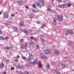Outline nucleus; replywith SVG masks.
Instances as JSON below:
<instances>
[{
  "instance_id": "obj_1",
  "label": "nucleus",
  "mask_w": 74,
  "mask_h": 74,
  "mask_svg": "<svg viewBox=\"0 0 74 74\" xmlns=\"http://www.w3.org/2000/svg\"><path fill=\"white\" fill-rule=\"evenodd\" d=\"M45 4L44 1H39L38 3H36V5L39 8H41Z\"/></svg>"
},
{
  "instance_id": "obj_2",
  "label": "nucleus",
  "mask_w": 74,
  "mask_h": 74,
  "mask_svg": "<svg viewBox=\"0 0 74 74\" xmlns=\"http://www.w3.org/2000/svg\"><path fill=\"white\" fill-rule=\"evenodd\" d=\"M66 4H62V5H58V7L61 8H64L66 7Z\"/></svg>"
},
{
  "instance_id": "obj_3",
  "label": "nucleus",
  "mask_w": 74,
  "mask_h": 74,
  "mask_svg": "<svg viewBox=\"0 0 74 74\" xmlns=\"http://www.w3.org/2000/svg\"><path fill=\"white\" fill-rule=\"evenodd\" d=\"M40 55L41 57H42V58H43V59H47V56H46L45 55H44V54L42 53H41L40 54Z\"/></svg>"
},
{
  "instance_id": "obj_4",
  "label": "nucleus",
  "mask_w": 74,
  "mask_h": 74,
  "mask_svg": "<svg viewBox=\"0 0 74 74\" xmlns=\"http://www.w3.org/2000/svg\"><path fill=\"white\" fill-rule=\"evenodd\" d=\"M57 17L58 18V21H62V20H63V18H62V16H58Z\"/></svg>"
},
{
  "instance_id": "obj_5",
  "label": "nucleus",
  "mask_w": 74,
  "mask_h": 74,
  "mask_svg": "<svg viewBox=\"0 0 74 74\" xmlns=\"http://www.w3.org/2000/svg\"><path fill=\"white\" fill-rule=\"evenodd\" d=\"M38 68H41V66H42V64H41V62L40 61H39L38 63Z\"/></svg>"
},
{
  "instance_id": "obj_6",
  "label": "nucleus",
  "mask_w": 74,
  "mask_h": 74,
  "mask_svg": "<svg viewBox=\"0 0 74 74\" xmlns=\"http://www.w3.org/2000/svg\"><path fill=\"white\" fill-rule=\"evenodd\" d=\"M18 3L20 5H22V4H23V2L21 0H18Z\"/></svg>"
},
{
  "instance_id": "obj_7",
  "label": "nucleus",
  "mask_w": 74,
  "mask_h": 74,
  "mask_svg": "<svg viewBox=\"0 0 74 74\" xmlns=\"http://www.w3.org/2000/svg\"><path fill=\"white\" fill-rule=\"evenodd\" d=\"M44 53L45 54H50L51 52L49 50H46L44 51Z\"/></svg>"
},
{
  "instance_id": "obj_8",
  "label": "nucleus",
  "mask_w": 74,
  "mask_h": 74,
  "mask_svg": "<svg viewBox=\"0 0 74 74\" xmlns=\"http://www.w3.org/2000/svg\"><path fill=\"white\" fill-rule=\"evenodd\" d=\"M23 33L25 34L26 35H27H27L29 34V32H28L27 30H23Z\"/></svg>"
},
{
  "instance_id": "obj_9",
  "label": "nucleus",
  "mask_w": 74,
  "mask_h": 74,
  "mask_svg": "<svg viewBox=\"0 0 74 74\" xmlns=\"http://www.w3.org/2000/svg\"><path fill=\"white\" fill-rule=\"evenodd\" d=\"M3 15L5 18H8V14L6 12L4 13Z\"/></svg>"
},
{
  "instance_id": "obj_10",
  "label": "nucleus",
  "mask_w": 74,
  "mask_h": 74,
  "mask_svg": "<svg viewBox=\"0 0 74 74\" xmlns=\"http://www.w3.org/2000/svg\"><path fill=\"white\" fill-rule=\"evenodd\" d=\"M19 25L21 26H24V22L23 21H21L19 23Z\"/></svg>"
},
{
  "instance_id": "obj_11",
  "label": "nucleus",
  "mask_w": 74,
  "mask_h": 74,
  "mask_svg": "<svg viewBox=\"0 0 74 74\" xmlns=\"http://www.w3.org/2000/svg\"><path fill=\"white\" fill-rule=\"evenodd\" d=\"M13 29L14 31H15V32H18V31H19L18 28H17L16 27H14L13 28Z\"/></svg>"
},
{
  "instance_id": "obj_12",
  "label": "nucleus",
  "mask_w": 74,
  "mask_h": 74,
  "mask_svg": "<svg viewBox=\"0 0 74 74\" xmlns=\"http://www.w3.org/2000/svg\"><path fill=\"white\" fill-rule=\"evenodd\" d=\"M49 67H50V65L49 64V63H47L46 65V68L47 70L48 69H49Z\"/></svg>"
},
{
  "instance_id": "obj_13",
  "label": "nucleus",
  "mask_w": 74,
  "mask_h": 74,
  "mask_svg": "<svg viewBox=\"0 0 74 74\" xmlns=\"http://www.w3.org/2000/svg\"><path fill=\"white\" fill-rule=\"evenodd\" d=\"M37 60L36 59L32 62V64H35L37 63Z\"/></svg>"
},
{
  "instance_id": "obj_14",
  "label": "nucleus",
  "mask_w": 74,
  "mask_h": 74,
  "mask_svg": "<svg viewBox=\"0 0 74 74\" xmlns=\"http://www.w3.org/2000/svg\"><path fill=\"white\" fill-rule=\"evenodd\" d=\"M16 66H17V67H18V68H19V69L23 68V66H22V65H21L18 64V65H17Z\"/></svg>"
},
{
  "instance_id": "obj_15",
  "label": "nucleus",
  "mask_w": 74,
  "mask_h": 74,
  "mask_svg": "<svg viewBox=\"0 0 74 74\" xmlns=\"http://www.w3.org/2000/svg\"><path fill=\"white\" fill-rule=\"evenodd\" d=\"M4 66V64L3 63H2L1 64H0V67L1 68H3Z\"/></svg>"
},
{
  "instance_id": "obj_16",
  "label": "nucleus",
  "mask_w": 74,
  "mask_h": 74,
  "mask_svg": "<svg viewBox=\"0 0 74 74\" xmlns=\"http://www.w3.org/2000/svg\"><path fill=\"white\" fill-rule=\"evenodd\" d=\"M33 58H30V57H29L27 59V61H30V60H31Z\"/></svg>"
},
{
  "instance_id": "obj_17",
  "label": "nucleus",
  "mask_w": 74,
  "mask_h": 74,
  "mask_svg": "<svg viewBox=\"0 0 74 74\" xmlns=\"http://www.w3.org/2000/svg\"><path fill=\"white\" fill-rule=\"evenodd\" d=\"M29 57L31 58H32V59H33V55L31 53L29 54Z\"/></svg>"
},
{
  "instance_id": "obj_18",
  "label": "nucleus",
  "mask_w": 74,
  "mask_h": 74,
  "mask_svg": "<svg viewBox=\"0 0 74 74\" xmlns=\"http://www.w3.org/2000/svg\"><path fill=\"white\" fill-rule=\"evenodd\" d=\"M34 17V15L33 14H31L29 15V18H32Z\"/></svg>"
},
{
  "instance_id": "obj_19",
  "label": "nucleus",
  "mask_w": 74,
  "mask_h": 74,
  "mask_svg": "<svg viewBox=\"0 0 74 74\" xmlns=\"http://www.w3.org/2000/svg\"><path fill=\"white\" fill-rule=\"evenodd\" d=\"M39 37L40 39V40H42L43 39H44V37H43V35H40Z\"/></svg>"
},
{
  "instance_id": "obj_20",
  "label": "nucleus",
  "mask_w": 74,
  "mask_h": 74,
  "mask_svg": "<svg viewBox=\"0 0 74 74\" xmlns=\"http://www.w3.org/2000/svg\"><path fill=\"white\" fill-rule=\"evenodd\" d=\"M59 53V51H58V50L55 51L54 52V53H55V54H56V55L58 54V53Z\"/></svg>"
},
{
  "instance_id": "obj_21",
  "label": "nucleus",
  "mask_w": 74,
  "mask_h": 74,
  "mask_svg": "<svg viewBox=\"0 0 74 74\" xmlns=\"http://www.w3.org/2000/svg\"><path fill=\"white\" fill-rule=\"evenodd\" d=\"M51 12L52 13H53V14H56V12L55 10H52Z\"/></svg>"
},
{
  "instance_id": "obj_22",
  "label": "nucleus",
  "mask_w": 74,
  "mask_h": 74,
  "mask_svg": "<svg viewBox=\"0 0 74 74\" xmlns=\"http://www.w3.org/2000/svg\"><path fill=\"white\" fill-rule=\"evenodd\" d=\"M41 42L42 44H44V42H45V40H44V39H42L41 40Z\"/></svg>"
},
{
  "instance_id": "obj_23",
  "label": "nucleus",
  "mask_w": 74,
  "mask_h": 74,
  "mask_svg": "<svg viewBox=\"0 0 74 74\" xmlns=\"http://www.w3.org/2000/svg\"><path fill=\"white\" fill-rule=\"evenodd\" d=\"M44 27H47V25H46V24H43L41 26V28H44Z\"/></svg>"
},
{
  "instance_id": "obj_24",
  "label": "nucleus",
  "mask_w": 74,
  "mask_h": 74,
  "mask_svg": "<svg viewBox=\"0 0 74 74\" xmlns=\"http://www.w3.org/2000/svg\"><path fill=\"white\" fill-rule=\"evenodd\" d=\"M62 67H63V68H64V67H66V65H65V64H62Z\"/></svg>"
},
{
  "instance_id": "obj_25",
  "label": "nucleus",
  "mask_w": 74,
  "mask_h": 74,
  "mask_svg": "<svg viewBox=\"0 0 74 74\" xmlns=\"http://www.w3.org/2000/svg\"><path fill=\"white\" fill-rule=\"evenodd\" d=\"M53 22L54 23V25H55L56 23H57L56 22V20H53Z\"/></svg>"
},
{
  "instance_id": "obj_26",
  "label": "nucleus",
  "mask_w": 74,
  "mask_h": 74,
  "mask_svg": "<svg viewBox=\"0 0 74 74\" xmlns=\"http://www.w3.org/2000/svg\"><path fill=\"white\" fill-rule=\"evenodd\" d=\"M66 5H68L69 7H70V6H71V4H70V3H67L66 4Z\"/></svg>"
},
{
  "instance_id": "obj_27",
  "label": "nucleus",
  "mask_w": 74,
  "mask_h": 74,
  "mask_svg": "<svg viewBox=\"0 0 74 74\" xmlns=\"http://www.w3.org/2000/svg\"><path fill=\"white\" fill-rule=\"evenodd\" d=\"M21 47L22 49H25V47L23 46H21Z\"/></svg>"
},
{
  "instance_id": "obj_28",
  "label": "nucleus",
  "mask_w": 74,
  "mask_h": 74,
  "mask_svg": "<svg viewBox=\"0 0 74 74\" xmlns=\"http://www.w3.org/2000/svg\"><path fill=\"white\" fill-rule=\"evenodd\" d=\"M71 32V31H70V30H69L67 31V33H68L69 34H70Z\"/></svg>"
},
{
  "instance_id": "obj_29",
  "label": "nucleus",
  "mask_w": 74,
  "mask_h": 74,
  "mask_svg": "<svg viewBox=\"0 0 74 74\" xmlns=\"http://www.w3.org/2000/svg\"><path fill=\"white\" fill-rule=\"evenodd\" d=\"M27 43H25L24 44V45L25 47H27Z\"/></svg>"
},
{
  "instance_id": "obj_30",
  "label": "nucleus",
  "mask_w": 74,
  "mask_h": 74,
  "mask_svg": "<svg viewBox=\"0 0 74 74\" xmlns=\"http://www.w3.org/2000/svg\"><path fill=\"white\" fill-rule=\"evenodd\" d=\"M0 39H1V40H4V38H3V37L0 36Z\"/></svg>"
},
{
  "instance_id": "obj_31",
  "label": "nucleus",
  "mask_w": 74,
  "mask_h": 74,
  "mask_svg": "<svg viewBox=\"0 0 74 74\" xmlns=\"http://www.w3.org/2000/svg\"><path fill=\"white\" fill-rule=\"evenodd\" d=\"M51 64H52L53 65V64H54V62H53L52 61H51Z\"/></svg>"
},
{
  "instance_id": "obj_32",
  "label": "nucleus",
  "mask_w": 74,
  "mask_h": 74,
  "mask_svg": "<svg viewBox=\"0 0 74 74\" xmlns=\"http://www.w3.org/2000/svg\"><path fill=\"white\" fill-rule=\"evenodd\" d=\"M34 40L35 41H37V39L36 38H34Z\"/></svg>"
},
{
  "instance_id": "obj_33",
  "label": "nucleus",
  "mask_w": 74,
  "mask_h": 74,
  "mask_svg": "<svg viewBox=\"0 0 74 74\" xmlns=\"http://www.w3.org/2000/svg\"><path fill=\"white\" fill-rule=\"evenodd\" d=\"M22 58L24 59V60H25L26 59V57L25 56H23Z\"/></svg>"
},
{
  "instance_id": "obj_34",
  "label": "nucleus",
  "mask_w": 74,
  "mask_h": 74,
  "mask_svg": "<svg viewBox=\"0 0 74 74\" xmlns=\"http://www.w3.org/2000/svg\"><path fill=\"white\" fill-rule=\"evenodd\" d=\"M29 32L30 33H32V29H29Z\"/></svg>"
},
{
  "instance_id": "obj_35",
  "label": "nucleus",
  "mask_w": 74,
  "mask_h": 74,
  "mask_svg": "<svg viewBox=\"0 0 74 74\" xmlns=\"http://www.w3.org/2000/svg\"><path fill=\"white\" fill-rule=\"evenodd\" d=\"M20 41L21 42H23V39H21V40Z\"/></svg>"
},
{
  "instance_id": "obj_36",
  "label": "nucleus",
  "mask_w": 74,
  "mask_h": 74,
  "mask_svg": "<svg viewBox=\"0 0 74 74\" xmlns=\"http://www.w3.org/2000/svg\"><path fill=\"white\" fill-rule=\"evenodd\" d=\"M55 72L56 73H57V74H58V71L57 70L55 69Z\"/></svg>"
},
{
  "instance_id": "obj_37",
  "label": "nucleus",
  "mask_w": 74,
  "mask_h": 74,
  "mask_svg": "<svg viewBox=\"0 0 74 74\" xmlns=\"http://www.w3.org/2000/svg\"><path fill=\"white\" fill-rule=\"evenodd\" d=\"M33 11L34 13H36V12H37V11H36L35 10H33Z\"/></svg>"
},
{
  "instance_id": "obj_38",
  "label": "nucleus",
  "mask_w": 74,
  "mask_h": 74,
  "mask_svg": "<svg viewBox=\"0 0 74 74\" xmlns=\"http://www.w3.org/2000/svg\"><path fill=\"white\" fill-rule=\"evenodd\" d=\"M14 62H18V59H15L14 60Z\"/></svg>"
},
{
  "instance_id": "obj_39",
  "label": "nucleus",
  "mask_w": 74,
  "mask_h": 74,
  "mask_svg": "<svg viewBox=\"0 0 74 74\" xmlns=\"http://www.w3.org/2000/svg\"><path fill=\"white\" fill-rule=\"evenodd\" d=\"M36 22L37 23H38V24H40V21H36Z\"/></svg>"
},
{
  "instance_id": "obj_40",
  "label": "nucleus",
  "mask_w": 74,
  "mask_h": 74,
  "mask_svg": "<svg viewBox=\"0 0 74 74\" xmlns=\"http://www.w3.org/2000/svg\"><path fill=\"white\" fill-rule=\"evenodd\" d=\"M47 10L48 11H51V10L49 8H48Z\"/></svg>"
},
{
  "instance_id": "obj_41",
  "label": "nucleus",
  "mask_w": 74,
  "mask_h": 74,
  "mask_svg": "<svg viewBox=\"0 0 74 74\" xmlns=\"http://www.w3.org/2000/svg\"><path fill=\"white\" fill-rule=\"evenodd\" d=\"M33 7L34 8H36V5H35V4H33Z\"/></svg>"
},
{
  "instance_id": "obj_42",
  "label": "nucleus",
  "mask_w": 74,
  "mask_h": 74,
  "mask_svg": "<svg viewBox=\"0 0 74 74\" xmlns=\"http://www.w3.org/2000/svg\"><path fill=\"white\" fill-rule=\"evenodd\" d=\"M11 70H14V67L11 68Z\"/></svg>"
},
{
  "instance_id": "obj_43",
  "label": "nucleus",
  "mask_w": 74,
  "mask_h": 74,
  "mask_svg": "<svg viewBox=\"0 0 74 74\" xmlns=\"http://www.w3.org/2000/svg\"><path fill=\"white\" fill-rule=\"evenodd\" d=\"M57 1H58L60 2V3H61V2H62V0H57Z\"/></svg>"
},
{
  "instance_id": "obj_44",
  "label": "nucleus",
  "mask_w": 74,
  "mask_h": 74,
  "mask_svg": "<svg viewBox=\"0 0 74 74\" xmlns=\"http://www.w3.org/2000/svg\"><path fill=\"white\" fill-rule=\"evenodd\" d=\"M25 8H29V6L27 5L25 6Z\"/></svg>"
},
{
  "instance_id": "obj_45",
  "label": "nucleus",
  "mask_w": 74,
  "mask_h": 74,
  "mask_svg": "<svg viewBox=\"0 0 74 74\" xmlns=\"http://www.w3.org/2000/svg\"><path fill=\"white\" fill-rule=\"evenodd\" d=\"M15 15V14H12L11 15V16H14Z\"/></svg>"
},
{
  "instance_id": "obj_46",
  "label": "nucleus",
  "mask_w": 74,
  "mask_h": 74,
  "mask_svg": "<svg viewBox=\"0 0 74 74\" xmlns=\"http://www.w3.org/2000/svg\"><path fill=\"white\" fill-rule=\"evenodd\" d=\"M3 74H6V72H5V71L3 72Z\"/></svg>"
},
{
  "instance_id": "obj_47",
  "label": "nucleus",
  "mask_w": 74,
  "mask_h": 74,
  "mask_svg": "<svg viewBox=\"0 0 74 74\" xmlns=\"http://www.w3.org/2000/svg\"><path fill=\"white\" fill-rule=\"evenodd\" d=\"M2 31L1 30H0V34H2Z\"/></svg>"
},
{
  "instance_id": "obj_48",
  "label": "nucleus",
  "mask_w": 74,
  "mask_h": 74,
  "mask_svg": "<svg viewBox=\"0 0 74 74\" xmlns=\"http://www.w3.org/2000/svg\"><path fill=\"white\" fill-rule=\"evenodd\" d=\"M0 47H2L3 46V44H0Z\"/></svg>"
},
{
  "instance_id": "obj_49",
  "label": "nucleus",
  "mask_w": 74,
  "mask_h": 74,
  "mask_svg": "<svg viewBox=\"0 0 74 74\" xmlns=\"http://www.w3.org/2000/svg\"><path fill=\"white\" fill-rule=\"evenodd\" d=\"M71 44V41H69V44L70 45Z\"/></svg>"
},
{
  "instance_id": "obj_50",
  "label": "nucleus",
  "mask_w": 74,
  "mask_h": 74,
  "mask_svg": "<svg viewBox=\"0 0 74 74\" xmlns=\"http://www.w3.org/2000/svg\"><path fill=\"white\" fill-rule=\"evenodd\" d=\"M11 49V47L10 46L8 47V49Z\"/></svg>"
},
{
  "instance_id": "obj_51",
  "label": "nucleus",
  "mask_w": 74,
  "mask_h": 74,
  "mask_svg": "<svg viewBox=\"0 0 74 74\" xmlns=\"http://www.w3.org/2000/svg\"><path fill=\"white\" fill-rule=\"evenodd\" d=\"M27 72L25 71L24 72V73L25 74H27Z\"/></svg>"
},
{
  "instance_id": "obj_52",
  "label": "nucleus",
  "mask_w": 74,
  "mask_h": 74,
  "mask_svg": "<svg viewBox=\"0 0 74 74\" xmlns=\"http://www.w3.org/2000/svg\"><path fill=\"white\" fill-rule=\"evenodd\" d=\"M5 49H8V47H6Z\"/></svg>"
},
{
  "instance_id": "obj_53",
  "label": "nucleus",
  "mask_w": 74,
  "mask_h": 74,
  "mask_svg": "<svg viewBox=\"0 0 74 74\" xmlns=\"http://www.w3.org/2000/svg\"><path fill=\"white\" fill-rule=\"evenodd\" d=\"M73 31H71V32H70V34H73Z\"/></svg>"
},
{
  "instance_id": "obj_54",
  "label": "nucleus",
  "mask_w": 74,
  "mask_h": 74,
  "mask_svg": "<svg viewBox=\"0 0 74 74\" xmlns=\"http://www.w3.org/2000/svg\"><path fill=\"white\" fill-rule=\"evenodd\" d=\"M36 47L37 48H39V46L38 45H36Z\"/></svg>"
},
{
  "instance_id": "obj_55",
  "label": "nucleus",
  "mask_w": 74,
  "mask_h": 74,
  "mask_svg": "<svg viewBox=\"0 0 74 74\" xmlns=\"http://www.w3.org/2000/svg\"><path fill=\"white\" fill-rule=\"evenodd\" d=\"M30 51H32L33 50V49H29Z\"/></svg>"
},
{
  "instance_id": "obj_56",
  "label": "nucleus",
  "mask_w": 74,
  "mask_h": 74,
  "mask_svg": "<svg viewBox=\"0 0 74 74\" xmlns=\"http://www.w3.org/2000/svg\"><path fill=\"white\" fill-rule=\"evenodd\" d=\"M30 38L31 39H33V36H32V37H30Z\"/></svg>"
},
{
  "instance_id": "obj_57",
  "label": "nucleus",
  "mask_w": 74,
  "mask_h": 74,
  "mask_svg": "<svg viewBox=\"0 0 74 74\" xmlns=\"http://www.w3.org/2000/svg\"><path fill=\"white\" fill-rule=\"evenodd\" d=\"M19 58V55L17 56L16 57V58H17L18 59V58Z\"/></svg>"
},
{
  "instance_id": "obj_58",
  "label": "nucleus",
  "mask_w": 74,
  "mask_h": 74,
  "mask_svg": "<svg viewBox=\"0 0 74 74\" xmlns=\"http://www.w3.org/2000/svg\"><path fill=\"white\" fill-rule=\"evenodd\" d=\"M25 66H26V67H27V64H26Z\"/></svg>"
},
{
  "instance_id": "obj_59",
  "label": "nucleus",
  "mask_w": 74,
  "mask_h": 74,
  "mask_svg": "<svg viewBox=\"0 0 74 74\" xmlns=\"http://www.w3.org/2000/svg\"><path fill=\"white\" fill-rule=\"evenodd\" d=\"M16 73H19V71H16Z\"/></svg>"
},
{
  "instance_id": "obj_60",
  "label": "nucleus",
  "mask_w": 74,
  "mask_h": 74,
  "mask_svg": "<svg viewBox=\"0 0 74 74\" xmlns=\"http://www.w3.org/2000/svg\"><path fill=\"white\" fill-rule=\"evenodd\" d=\"M27 74H29V72H27Z\"/></svg>"
},
{
  "instance_id": "obj_61",
  "label": "nucleus",
  "mask_w": 74,
  "mask_h": 74,
  "mask_svg": "<svg viewBox=\"0 0 74 74\" xmlns=\"http://www.w3.org/2000/svg\"><path fill=\"white\" fill-rule=\"evenodd\" d=\"M68 62H70V60H68Z\"/></svg>"
},
{
  "instance_id": "obj_62",
  "label": "nucleus",
  "mask_w": 74,
  "mask_h": 74,
  "mask_svg": "<svg viewBox=\"0 0 74 74\" xmlns=\"http://www.w3.org/2000/svg\"><path fill=\"white\" fill-rule=\"evenodd\" d=\"M52 3H53V1H54V0H52Z\"/></svg>"
},
{
  "instance_id": "obj_63",
  "label": "nucleus",
  "mask_w": 74,
  "mask_h": 74,
  "mask_svg": "<svg viewBox=\"0 0 74 74\" xmlns=\"http://www.w3.org/2000/svg\"><path fill=\"white\" fill-rule=\"evenodd\" d=\"M11 47V48L12 49V46H10Z\"/></svg>"
},
{
  "instance_id": "obj_64",
  "label": "nucleus",
  "mask_w": 74,
  "mask_h": 74,
  "mask_svg": "<svg viewBox=\"0 0 74 74\" xmlns=\"http://www.w3.org/2000/svg\"><path fill=\"white\" fill-rule=\"evenodd\" d=\"M1 12H0V15H1Z\"/></svg>"
}]
</instances>
